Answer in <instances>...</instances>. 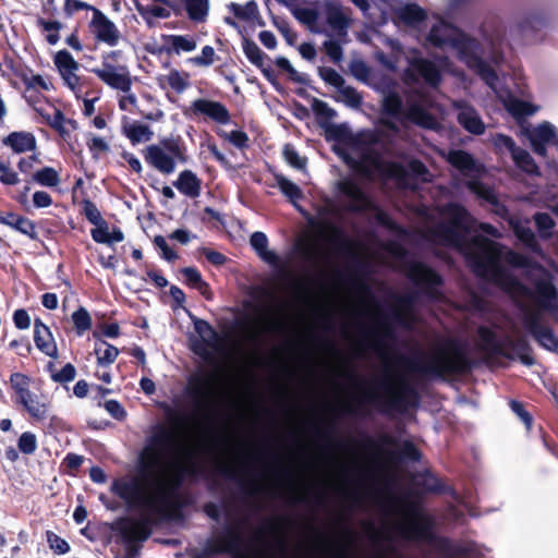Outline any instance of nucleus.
I'll use <instances>...</instances> for the list:
<instances>
[{
	"label": "nucleus",
	"instance_id": "f257e3e1",
	"mask_svg": "<svg viewBox=\"0 0 558 558\" xmlns=\"http://www.w3.org/2000/svg\"><path fill=\"white\" fill-rule=\"evenodd\" d=\"M162 410L169 425L151 427L137 457L136 474L116 478L110 487L130 508L145 510L138 519L121 517L112 523V531L128 544L145 542L155 525L179 518L183 507L181 487L205 470L197 448L178 446V427L186 422V415L167 403Z\"/></svg>",
	"mask_w": 558,
	"mask_h": 558
},
{
	"label": "nucleus",
	"instance_id": "f03ea898",
	"mask_svg": "<svg viewBox=\"0 0 558 558\" xmlns=\"http://www.w3.org/2000/svg\"><path fill=\"white\" fill-rule=\"evenodd\" d=\"M448 220L429 230V240L446 247H453L464 254L475 277L485 280L507 294H526L527 288L501 263L502 245L484 235L466 239L472 216L459 203H449L445 208Z\"/></svg>",
	"mask_w": 558,
	"mask_h": 558
},
{
	"label": "nucleus",
	"instance_id": "7ed1b4c3",
	"mask_svg": "<svg viewBox=\"0 0 558 558\" xmlns=\"http://www.w3.org/2000/svg\"><path fill=\"white\" fill-rule=\"evenodd\" d=\"M405 276L420 291L398 296L397 307L391 311V314L380 319L377 327L367 332V336L375 340L376 349L385 345V341L396 340V332L389 318L399 325H404V318L412 313L420 293L430 301H439L442 296L440 289L444 286V278L428 264L420 260L409 262L405 266Z\"/></svg>",
	"mask_w": 558,
	"mask_h": 558
},
{
	"label": "nucleus",
	"instance_id": "20e7f679",
	"mask_svg": "<svg viewBox=\"0 0 558 558\" xmlns=\"http://www.w3.org/2000/svg\"><path fill=\"white\" fill-rule=\"evenodd\" d=\"M418 403V391L410 379L400 373L390 376L386 371L381 377L373 379L369 387L362 390L352 404L341 410L347 414L364 415L366 405H371L383 414L403 413L409 408L417 407Z\"/></svg>",
	"mask_w": 558,
	"mask_h": 558
},
{
	"label": "nucleus",
	"instance_id": "39448f33",
	"mask_svg": "<svg viewBox=\"0 0 558 558\" xmlns=\"http://www.w3.org/2000/svg\"><path fill=\"white\" fill-rule=\"evenodd\" d=\"M422 359L397 354L393 363L410 373H416L432 379L448 380L469 374L474 368L466 345L457 338L448 337L438 342L429 354Z\"/></svg>",
	"mask_w": 558,
	"mask_h": 558
},
{
	"label": "nucleus",
	"instance_id": "423d86ee",
	"mask_svg": "<svg viewBox=\"0 0 558 558\" xmlns=\"http://www.w3.org/2000/svg\"><path fill=\"white\" fill-rule=\"evenodd\" d=\"M409 520L396 525V534L408 542H425L430 544L442 558H482L475 543H456L447 536L436 535L434 520L425 514L416 501L407 496L400 499Z\"/></svg>",
	"mask_w": 558,
	"mask_h": 558
},
{
	"label": "nucleus",
	"instance_id": "0eeeda50",
	"mask_svg": "<svg viewBox=\"0 0 558 558\" xmlns=\"http://www.w3.org/2000/svg\"><path fill=\"white\" fill-rule=\"evenodd\" d=\"M426 39L436 48L452 47L457 50L459 60L475 70L483 78H496L494 69L477 53L478 41L456 26L441 20L432 26Z\"/></svg>",
	"mask_w": 558,
	"mask_h": 558
},
{
	"label": "nucleus",
	"instance_id": "6e6552de",
	"mask_svg": "<svg viewBox=\"0 0 558 558\" xmlns=\"http://www.w3.org/2000/svg\"><path fill=\"white\" fill-rule=\"evenodd\" d=\"M481 350L488 356H501L507 360H519L525 366L535 364L533 349L525 337H505L498 339L497 333L487 326L477 328Z\"/></svg>",
	"mask_w": 558,
	"mask_h": 558
},
{
	"label": "nucleus",
	"instance_id": "1a4fd4ad",
	"mask_svg": "<svg viewBox=\"0 0 558 558\" xmlns=\"http://www.w3.org/2000/svg\"><path fill=\"white\" fill-rule=\"evenodd\" d=\"M217 372L199 369L187 378L186 395L203 422L213 418V400L216 391Z\"/></svg>",
	"mask_w": 558,
	"mask_h": 558
},
{
	"label": "nucleus",
	"instance_id": "9d476101",
	"mask_svg": "<svg viewBox=\"0 0 558 558\" xmlns=\"http://www.w3.org/2000/svg\"><path fill=\"white\" fill-rule=\"evenodd\" d=\"M220 555H230L232 558H260L247 549L243 535L234 526H226L216 537L208 538L202 553L193 558Z\"/></svg>",
	"mask_w": 558,
	"mask_h": 558
},
{
	"label": "nucleus",
	"instance_id": "9b49d317",
	"mask_svg": "<svg viewBox=\"0 0 558 558\" xmlns=\"http://www.w3.org/2000/svg\"><path fill=\"white\" fill-rule=\"evenodd\" d=\"M345 163L361 178L368 181L374 179V172H384L387 168L386 174L389 178L403 179L408 172L405 168L399 162H385L381 158L380 153L373 148H363L360 154V159L347 157Z\"/></svg>",
	"mask_w": 558,
	"mask_h": 558
},
{
	"label": "nucleus",
	"instance_id": "f8f14e48",
	"mask_svg": "<svg viewBox=\"0 0 558 558\" xmlns=\"http://www.w3.org/2000/svg\"><path fill=\"white\" fill-rule=\"evenodd\" d=\"M122 54L121 50L106 52L102 54V68L92 69L90 72L109 87L129 93L133 84L129 68L113 64Z\"/></svg>",
	"mask_w": 558,
	"mask_h": 558
},
{
	"label": "nucleus",
	"instance_id": "ddd939ff",
	"mask_svg": "<svg viewBox=\"0 0 558 558\" xmlns=\"http://www.w3.org/2000/svg\"><path fill=\"white\" fill-rule=\"evenodd\" d=\"M338 192L349 199L345 210L353 214H365L377 209L373 197L365 192L352 178H344L337 183Z\"/></svg>",
	"mask_w": 558,
	"mask_h": 558
},
{
	"label": "nucleus",
	"instance_id": "4468645a",
	"mask_svg": "<svg viewBox=\"0 0 558 558\" xmlns=\"http://www.w3.org/2000/svg\"><path fill=\"white\" fill-rule=\"evenodd\" d=\"M183 114L193 120L202 117L208 118L218 124H228L231 120L230 112L222 102L206 98H197L192 101L183 110Z\"/></svg>",
	"mask_w": 558,
	"mask_h": 558
},
{
	"label": "nucleus",
	"instance_id": "2eb2a0df",
	"mask_svg": "<svg viewBox=\"0 0 558 558\" xmlns=\"http://www.w3.org/2000/svg\"><path fill=\"white\" fill-rule=\"evenodd\" d=\"M318 227L319 230L328 231L330 233L328 238L329 243H331L340 253L350 256L354 274H364L366 271V265L353 253V243L348 239L340 227H337L331 222L319 223Z\"/></svg>",
	"mask_w": 558,
	"mask_h": 558
},
{
	"label": "nucleus",
	"instance_id": "dca6fc26",
	"mask_svg": "<svg viewBox=\"0 0 558 558\" xmlns=\"http://www.w3.org/2000/svg\"><path fill=\"white\" fill-rule=\"evenodd\" d=\"M524 328L532 335L535 341L543 348L555 351L558 347V339L550 327L542 323V315L538 311H531L524 314Z\"/></svg>",
	"mask_w": 558,
	"mask_h": 558
},
{
	"label": "nucleus",
	"instance_id": "f3484780",
	"mask_svg": "<svg viewBox=\"0 0 558 558\" xmlns=\"http://www.w3.org/2000/svg\"><path fill=\"white\" fill-rule=\"evenodd\" d=\"M88 27L99 43L114 47L120 41L121 34L117 25L99 9H94Z\"/></svg>",
	"mask_w": 558,
	"mask_h": 558
},
{
	"label": "nucleus",
	"instance_id": "a211bd4d",
	"mask_svg": "<svg viewBox=\"0 0 558 558\" xmlns=\"http://www.w3.org/2000/svg\"><path fill=\"white\" fill-rule=\"evenodd\" d=\"M523 134L529 138L532 150L537 156H547V145L558 146L555 126L547 121L542 122L533 129L524 128Z\"/></svg>",
	"mask_w": 558,
	"mask_h": 558
},
{
	"label": "nucleus",
	"instance_id": "6ab92c4d",
	"mask_svg": "<svg viewBox=\"0 0 558 558\" xmlns=\"http://www.w3.org/2000/svg\"><path fill=\"white\" fill-rule=\"evenodd\" d=\"M409 65L410 69L405 71V76L412 82H416L417 76H420L433 88L440 85L441 72L433 61L423 57H413L410 59Z\"/></svg>",
	"mask_w": 558,
	"mask_h": 558
},
{
	"label": "nucleus",
	"instance_id": "aec40b11",
	"mask_svg": "<svg viewBox=\"0 0 558 558\" xmlns=\"http://www.w3.org/2000/svg\"><path fill=\"white\" fill-rule=\"evenodd\" d=\"M189 317L192 319L194 325V330L202 337L203 343L194 344L193 352L201 356L205 362L211 364L214 363L213 354L206 349V345L211 347L214 349L217 348L216 342L219 339L218 332L214 329V327L205 319L195 317L191 312L186 311Z\"/></svg>",
	"mask_w": 558,
	"mask_h": 558
},
{
	"label": "nucleus",
	"instance_id": "412c9836",
	"mask_svg": "<svg viewBox=\"0 0 558 558\" xmlns=\"http://www.w3.org/2000/svg\"><path fill=\"white\" fill-rule=\"evenodd\" d=\"M242 50L247 58V60L260 70L264 77L276 88L278 89L279 83L277 81V75L272 68L267 64V61H270V58L257 46V44L248 38L247 36H242Z\"/></svg>",
	"mask_w": 558,
	"mask_h": 558
},
{
	"label": "nucleus",
	"instance_id": "4be33fe9",
	"mask_svg": "<svg viewBox=\"0 0 558 558\" xmlns=\"http://www.w3.org/2000/svg\"><path fill=\"white\" fill-rule=\"evenodd\" d=\"M549 25V16L544 10L530 11L517 25L518 32L529 41L534 35Z\"/></svg>",
	"mask_w": 558,
	"mask_h": 558
},
{
	"label": "nucleus",
	"instance_id": "5701e85b",
	"mask_svg": "<svg viewBox=\"0 0 558 558\" xmlns=\"http://www.w3.org/2000/svg\"><path fill=\"white\" fill-rule=\"evenodd\" d=\"M145 161L163 174H170L175 169V160L159 145H148L144 151Z\"/></svg>",
	"mask_w": 558,
	"mask_h": 558
},
{
	"label": "nucleus",
	"instance_id": "b1692460",
	"mask_svg": "<svg viewBox=\"0 0 558 558\" xmlns=\"http://www.w3.org/2000/svg\"><path fill=\"white\" fill-rule=\"evenodd\" d=\"M34 342L36 348L45 355L57 359L58 347L50 328L40 318L34 320Z\"/></svg>",
	"mask_w": 558,
	"mask_h": 558
},
{
	"label": "nucleus",
	"instance_id": "393cba45",
	"mask_svg": "<svg viewBox=\"0 0 558 558\" xmlns=\"http://www.w3.org/2000/svg\"><path fill=\"white\" fill-rule=\"evenodd\" d=\"M36 112L44 119L45 123L53 129L60 137L68 140L70 131L65 128L68 124L74 131L77 129V122L74 119L65 118L61 109L53 107V114L45 112L43 108H36Z\"/></svg>",
	"mask_w": 558,
	"mask_h": 558
},
{
	"label": "nucleus",
	"instance_id": "a878e982",
	"mask_svg": "<svg viewBox=\"0 0 558 558\" xmlns=\"http://www.w3.org/2000/svg\"><path fill=\"white\" fill-rule=\"evenodd\" d=\"M0 223L27 235L32 240L38 239L36 223L27 217L21 216L13 211L0 210Z\"/></svg>",
	"mask_w": 558,
	"mask_h": 558
},
{
	"label": "nucleus",
	"instance_id": "bb28decb",
	"mask_svg": "<svg viewBox=\"0 0 558 558\" xmlns=\"http://www.w3.org/2000/svg\"><path fill=\"white\" fill-rule=\"evenodd\" d=\"M2 144L10 147L15 154L34 151L37 148V141L33 133L26 131H14L3 137Z\"/></svg>",
	"mask_w": 558,
	"mask_h": 558
},
{
	"label": "nucleus",
	"instance_id": "cd10ccee",
	"mask_svg": "<svg viewBox=\"0 0 558 558\" xmlns=\"http://www.w3.org/2000/svg\"><path fill=\"white\" fill-rule=\"evenodd\" d=\"M535 302L536 304L546 311L555 308L558 300V291L555 284L550 280H538L535 282Z\"/></svg>",
	"mask_w": 558,
	"mask_h": 558
},
{
	"label": "nucleus",
	"instance_id": "c85d7f7f",
	"mask_svg": "<svg viewBox=\"0 0 558 558\" xmlns=\"http://www.w3.org/2000/svg\"><path fill=\"white\" fill-rule=\"evenodd\" d=\"M457 121L471 134L482 135L485 132V124L478 112L472 106H462L457 116Z\"/></svg>",
	"mask_w": 558,
	"mask_h": 558
},
{
	"label": "nucleus",
	"instance_id": "c756f323",
	"mask_svg": "<svg viewBox=\"0 0 558 558\" xmlns=\"http://www.w3.org/2000/svg\"><path fill=\"white\" fill-rule=\"evenodd\" d=\"M173 186L183 195L196 198L201 195L202 180L189 169L180 172L178 179L173 182Z\"/></svg>",
	"mask_w": 558,
	"mask_h": 558
},
{
	"label": "nucleus",
	"instance_id": "7c9ffc66",
	"mask_svg": "<svg viewBox=\"0 0 558 558\" xmlns=\"http://www.w3.org/2000/svg\"><path fill=\"white\" fill-rule=\"evenodd\" d=\"M404 120L427 130H436L438 126L436 118L422 105L411 104L404 113Z\"/></svg>",
	"mask_w": 558,
	"mask_h": 558
},
{
	"label": "nucleus",
	"instance_id": "2f4dec72",
	"mask_svg": "<svg viewBox=\"0 0 558 558\" xmlns=\"http://www.w3.org/2000/svg\"><path fill=\"white\" fill-rule=\"evenodd\" d=\"M184 278V283L191 289H195L207 301H211L214 293L207 281L202 277L201 271L196 267H184L180 270Z\"/></svg>",
	"mask_w": 558,
	"mask_h": 558
},
{
	"label": "nucleus",
	"instance_id": "473e14b6",
	"mask_svg": "<svg viewBox=\"0 0 558 558\" xmlns=\"http://www.w3.org/2000/svg\"><path fill=\"white\" fill-rule=\"evenodd\" d=\"M381 112L395 120H404L405 110L403 109V100L399 93L389 90L385 94L381 101Z\"/></svg>",
	"mask_w": 558,
	"mask_h": 558
},
{
	"label": "nucleus",
	"instance_id": "72a5a7b5",
	"mask_svg": "<svg viewBox=\"0 0 558 558\" xmlns=\"http://www.w3.org/2000/svg\"><path fill=\"white\" fill-rule=\"evenodd\" d=\"M395 14L407 26H416L427 17L426 11L416 3H407L400 7Z\"/></svg>",
	"mask_w": 558,
	"mask_h": 558
},
{
	"label": "nucleus",
	"instance_id": "f704fd0d",
	"mask_svg": "<svg viewBox=\"0 0 558 558\" xmlns=\"http://www.w3.org/2000/svg\"><path fill=\"white\" fill-rule=\"evenodd\" d=\"M158 82L162 89L170 87L177 94H182L190 86V73L172 69L168 75L159 77Z\"/></svg>",
	"mask_w": 558,
	"mask_h": 558
},
{
	"label": "nucleus",
	"instance_id": "c9c22d12",
	"mask_svg": "<svg viewBox=\"0 0 558 558\" xmlns=\"http://www.w3.org/2000/svg\"><path fill=\"white\" fill-rule=\"evenodd\" d=\"M251 246L255 250L257 255L265 262L269 264H276L279 258L277 254L272 251L268 250V239L267 235L262 231H256L252 233L250 238Z\"/></svg>",
	"mask_w": 558,
	"mask_h": 558
},
{
	"label": "nucleus",
	"instance_id": "e433bc0d",
	"mask_svg": "<svg viewBox=\"0 0 558 558\" xmlns=\"http://www.w3.org/2000/svg\"><path fill=\"white\" fill-rule=\"evenodd\" d=\"M122 133L133 145L141 142H148L153 136V131L147 124L140 122L126 123L122 125Z\"/></svg>",
	"mask_w": 558,
	"mask_h": 558
},
{
	"label": "nucleus",
	"instance_id": "4c0bfd02",
	"mask_svg": "<svg viewBox=\"0 0 558 558\" xmlns=\"http://www.w3.org/2000/svg\"><path fill=\"white\" fill-rule=\"evenodd\" d=\"M448 161L452 167L462 173L476 170V161L474 157L470 153L462 149L451 150L448 155Z\"/></svg>",
	"mask_w": 558,
	"mask_h": 558
},
{
	"label": "nucleus",
	"instance_id": "58836bf2",
	"mask_svg": "<svg viewBox=\"0 0 558 558\" xmlns=\"http://www.w3.org/2000/svg\"><path fill=\"white\" fill-rule=\"evenodd\" d=\"M326 21L338 35L343 36L347 34L348 19L340 7L328 4L326 7Z\"/></svg>",
	"mask_w": 558,
	"mask_h": 558
},
{
	"label": "nucleus",
	"instance_id": "ea45409f",
	"mask_svg": "<svg viewBox=\"0 0 558 558\" xmlns=\"http://www.w3.org/2000/svg\"><path fill=\"white\" fill-rule=\"evenodd\" d=\"M22 407L37 422L45 421L48 417L49 402L44 399L41 400L35 393L27 399V404Z\"/></svg>",
	"mask_w": 558,
	"mask_h": 558
},
{
	"label": "nucleus",
	"instance_id": "a19ab883",
	"mask_svg": "<svg viewBox=\"0 0 558 558\" xmlns=\"http://www.w3.org/2000/svg\"><path fill=\"white\" fill-rule=\"evenodd\" d=\"M184 5L190 20L194 22H204L209 10L208 0H180Z\"/></svg>",
	"mask_w": 558,
	"mask_h": 558
},
{
	"label": "nucleus",
	"instance_id": "79ce46f5",
	"mask_svg": "<svg viewBox=\"0 0 558 558\" xmlns=\"http://www.w3.org/2000/svg\"><path fill=\"white\" fill-rule=\"evenodd\" d=\"M167 38L171 44L170 47L166 48L168 53L191 52L195 50L197 45L196 39L191 35H169Z\"/></svg>",
	"mask_w": 558,
	"mask_h": 558
},
{
	"label": "nucleus",
	"instance_id": "37998d69",
	"mask_svg": "<svg viewBox=\"0 0 558 558\" xmlns=\"http://www.w3.org/2000/svg\"><path fill=\"white\" fill-rule=\"evenodd\" d=\"M216 472L227 480L236 481L239 483L241 492L244 496L251 497V496H255V495L259 494L258 487H256L255 485H253L251 483L241 481L238 477V473L233 469L229 468L228 465H226V464L218 465L216 468Z\"/></svg>",
	"mask_w": 558,
	"mask_h": 558
},
{
	"label": "nucleus",
	"instance_id": "c03bdc74",
	"mask_svg": "<svg viewBox=\"0 0 558 558\" xmlns=\"http://www.w3.org/2000/svg\"><path fill=\"white\" fill-rule=\"evenodd\" d=\"M95 355L97 357V365L107 367L114 363L119 355V349L107 341H101L95 348Z\"/></svg>",
	"mask_w": 558,
	"mask_h": 558
},
{
	"label": "nucleus",
	"instance_id": "a18cd8bd",
	"mask_svg": "<svg viewBox=\"0 0 558 558\" xmlns=\"http://www.w3.org/2000/svg\"><path fill=\"white\" fill-rule=\"evenodd\" d=\"M161 148L182 163L187 162L186 146L181 138H163L160 141Z\"/></svg>",
	"mask_w": 558,
	"mask_h": 558
},
{
	"label": "nucleus",
	"instance_id": "49530a36",
	"mask_svg": "<svg viewBox=\"0 0 558 558\" xmlns=\"http://www.w3.org/2000/svg\"><path fill=\"white\" fill-rule=\"evenodd\" d=\"M27 182H35L41 186L54 187L60 183L58 171L52 167H44L32 174L31 180Z\"/></svg>",
	"mask_w": 558,
	"mask_h": 558
},
{
	"label": "nucleus",
	"instance_id": "de8ad7c7",
	"mask_svg": "<svg viewBox=\"0 0 558 558\" xmlns=\"http://www.w3.org/2000/svg\"><path fill=\"white\" fill-rule=\"evenodd\" d=\"M229 10L233 15L242 21H253L259 16L258 5L254 0L247 1L244 5L230 3Z\"/></svg>",
	"mask_w": 558,
	"mask_h": 558
},
{
	"label": "nucleus",
	"instance_id": "09e8293b",
	"mask_svg": "<svg viewBox=\"0 0 558 558\" xmlns=\"http://www.w3.org/2000/svg\"><path fill=\"white\" fill-rule=\"evenodd\" d=\"M47 371L50 373V378L58 384L65 385L71 383L76 377V368L72 363H66L60 371L54 368V364L49 362Z\"/></svg>",
	"mask_w": 558,
	"mask_h": 558
},
{
	"label": "nucleus",
	"instance_id": "8fccbe9b",
	"mask_svg": "<svg viewBox=\"0 0 558 558\" xmlns=\"http://www.w3.org/2000/svg\"><path fill=\"white\" fill-rule=\"evenodd\" d=\"M511 157H512L515 166L519 169H521L522 171H524L525 173L535 174L538 172V167L527 150L519 147L511 155Z\"/></svg>",
	"mask_w": 558,
	"mask_h": 558
},
{
	"label": "nucleus",
	"instance_id": "3c124183",
	"mask_svg": "<svg viewBox=\"0 0 558 558\" xmlns=\"http://www.w3.org/2000/svg\"><path fill=\"white\" fill-rule=\"evenodd\" d=\"M537 109V106L523 99H513L508 106V111L517 121L533 116Z\"/></svg>",
	"mask_w": 558,
	"mask_h": 558
},
{
	"label": "nucleus",
	"instance_id": "603ef678",
	"mask_svg": "<svg viewBox=\"0 0 558 558\" xmlns=\"http://www.w3.org/2000/svg\"><path fill=\"white\" fill-rule=\"evenodd\" d=\"M135 8L148 25H151L150 17L169 19L171 15V11L169 9L159 5H143L136 1Z\"/></svg>",
	"mask_w": 558,
	"mask_h": 558
},
{
	"label": "nucleus",
	"instance_id": "864d4df0",
	"mask_svg": "<svg viewBox=\"0 0 558 558\" xmlns=\"http://www.w3.org/2000/svg\"><path fill=\"white\" fill-rule=\"evenodd\" d=\"M277 185L281 193L287 196L291 202H296L303 197V192L300 186L287 179L282 174L275 177Z\"/></svg>",
	"mask_w": 558,
	"mask_h": 558
},
{
	"label": "nucleus",
	"instance_id": "5fc2aeb1",
	"mask_svg": "<svg viewBox=\"0 0 558 558\" xmlns=\"http://www.w3.org/2000/svg\"><path fill=\"white\" fill-rule=\"evenodd\" d=\"M72 322L75 331L78 336H82L85 331L92 328V317L88 311L81 306L72 314Z\"/></svg>",
	"mask_w": 558,
	"mask_h": 558
},
{
	"label": "nucleus",
	"instance_id": "6e6d98bb",
	"mask_svg": "<svg viewBox=\"0 0 558 558\" xmlns=\"http://www.w3.org/2000/svg\"><path fill=\"white\" fill-rule=\"evenodd\" d=\"M37 25L44 31L48 32L46 40L50 45H56L60 40L59 31L62 28V23L59 21H48L43 17L37 19Z\"/></svg>",
	"mask_w": 558,
	"mask_h": 558
},
{
	"label": "nucleus",
	"instance_id": "4d7b16f0",
	"mask_svg": "<svg viewBox=\"0 0 558 558\" xmlns=\"http://www.w3.org/2000/svg\"><path fill=\"white\" fill-rule=\"evenodd\" d=\"M391 458L396 460H407L417 462L421 459V452L410 440L403 441L398 452H392Z\"/></svg>",
	"mask_w": 558,
	"mask_h": 558
},
{
	"label": "nucleus",
	"instance_id": "13d9d810",
	"mask_svg": "<svg viewBox=\"0 0 558 558\" xmlns=\"http://www.w3.org/2000/svg\"><path fill=\"white\" fill-rule=\"evenodd\" d=\"M534 222L537 228L539 235L543 239H548L551 236V230L555 227V220L547 213H536L534 215Z\"/></svg>",
	"mask_w": 558,
	"mask_h": 558
},
{
	"label": "nucleus",
	"instance_id": "bf43d9fd",
	"mask_svg": "<svg viewBox=\"0 0 558 558\" xmlns=\"http://www.w3.org/2000/svg\"><path fill=\"white\" fill-rule=\"evenodd\" d=\"M312 110L320 124L330 121L337 114V112L330 108L327 102L315 97L312 100Z\"/></svg>",
	"mask_w": 558,
	"mask_h": 558
},
{
	"label": "nucleus",
	"instance_id": "052dcab7",
	"mask_svg": "<svg viewBox=\"0 0 558 558\" xmlns=\"http://www.w3.org/2000/svg\"><path fill=\"white\" fill-rule=\"evenodd\" d=\"M54 64L59 72L76 71L78 69V63L74 60L72 54L65 49L60 50L56 53Z\"/></svg>",
	"mask_w": 558,
	"mask_h": 558
},
{
	"label": "nucleus",
	"instance_id": "680f3d73",
	"mask_svg": "<svg viewBox=\"0 0 558 558\" xmlns=\"http://www.w3.org/2000/svg\"><path fill=\"white\" fill-rule=\"evenodd\" d=\"M283 157L286 161L298 170H303L306 167V158L301 157L293 145L286 144L283 147Z\"/></svg>",
	"mask_w": 558,
	"mask_h": 558
},
{
	"label": "nucleus",
	"instance_id": "e2e57ef3",
	"mask_svg": "<svg viewBox=\"0 0 558 558\" xmlns=\"http://www.w3.org/2000/svg\"><path fill=\"white\" fill-rule=\"evenodd\" d=\"M318 74L325 83L336 87L337 89L342 87L344 84V78L332 68L320 66L318 69Z\"/></svg>",
	"mask_w": 558,
	"mask_h": 558
},
{
	"label": "nucleus",
	"instance_id": "0e129e2a",
	"mask_svg": "<svg viewBox=\"0 0 558 558\" xmlns=\"http://www.w3.org/2000/svg\"><path fill=\"white\" fill-rule=\"evenodd\" d=\"M83 206V215L85 218L93 225H106V220L102 218L100 211L98 210L96 204L90 199H84L82 202Z\"/></svg>",
	"mask_w": 558,
	"mask_h": 558
},
{
	"label": "nucleus",
	"instance_id": "69168bd1",
	"mask_svg": "<svg viewBox=\"0 0 558 558\" xmlns=\"http://www.w3.org/2000/svg\"><path fill=\"white\" fill-rule=\"evenodd\" d=\"M17 448L24 454H33L37 449V438L32 432H24L19 440Z\"/></svg>",
	"mask_w": 558,
	"mask_h": 558
},
{
	"label": "nucleus",
	"instance_id": "338daca9",
	"mask_svg": "<svg viewBox=\"0 0 558 558\" xmlns=\"http://www.w3.org/2000/svg\"><path fill=\"white\" fill-rule=\"evenodd\" d=\"M47 543L56 554L64 555L70 550L69 543L52 531L46 532Z\"/></svg>",
	"mask_w": 558,
	"mask_h": 558
},
{
	"label": "nucleus",
	"instance_id": "774afa93",
	"mask_svg": "<svg viewBox=\"0 0 558 558\" xmlns=\"http://www.w3.org/2000/svg\"><path fill=\"white\" fill-rule=\"evenodd\" d=\"M216 52L211 46H204L199 56L190 59V62L196 66L207 68L215 62Z\"/></svg>",
	"mask_w": 558,
	"mask_h": 558
}]
</instances>
